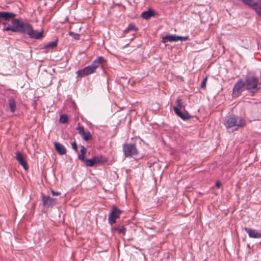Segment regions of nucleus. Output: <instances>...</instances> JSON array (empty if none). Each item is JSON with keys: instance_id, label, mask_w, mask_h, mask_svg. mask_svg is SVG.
I'll return each instance as SVG.
<instances>
[{"instance_id": "26", "label": "nucleus", "mask_w": 261, "mask_h": 261, "mask_svg": "<svg viewBox=\"0 0 261 261\" xmlns=\"http://www.w3.org/2000/svg\"><path fill=\"white\" fill-rule=\"evenodd\" d=\"M118 233L124 234L126 231V228L123 226H118L115 228Z\"/></svg>"}, {"instance_id": "10", "label": "nucleus", "mask_w": 261, "mask_h": 261, "mask_svg": "<svg viewBox=\"0 0 261 261\" xmlns=\"http://www.w3.org/2000/svg\"><path fill=\"white\" fill-rule=\"evenodd\" d=\"M94 71L95 70L90 65L85 67L83 69L77 71L76 73L79 77H83L93 73Z\"/></svg>"}, {"instance_id": "5", "label": "nucleus", "mask_w": 261, "mask_h": 261, "mask_svg": "<svg viewBox=\"0 0 261 261\" xmlns=\"http://www.w3.org/2000/svg\"><path fill=\"white\" fill-rule=\"evenodd\" d=\"M122 211L116 206H113L108 216L109 223L112 225L116 222V219L119 218Z\"/></svg>"}, {"instance_id": "1", "label": "nucleus", "mask_w": 261, "mask_h": 261, "mask_svg": "<svg viewBox=\"0 0 261 261\" xmlns=\"http://www.w3.org/2000/svg\"><path fill=\"white\" fill-rule=\"evenodd\" d=\"M3 31L12 32H19L21 33L27 34L29 37L32 39H40L43 37V31L38 32L34 30L32 26L29 23L24 22L20 19H13L12 25H8L3 29Z\"/></svg>"}, {"instance_id": "23", "label": "nucleus", "mask_w": 261, "mask_h": 261, "mask_svg": "<svg viewBox=\"0 0 261 261\" xmlns=\"http://www.w3.org/2000/svg\"><path fill=\"white\" fill-rule=\"evenodd\" d=\"M58 44V40H56L54 41L50 42L44 46V48H49V49H53L55 48Z\"/></svg>"}, {"instance_id": "34", "label": "nucleus", "mask_w": 261, "mask_h": 261, "mask_svg": "<svg viewBox=\"0 0 261 261\" xmlns=\"http://www.w3.org/2000/svg\"><path fill=\"white\" fill-rule=\"evenodd\" d=\"M216 186L218 188H220L221 186V183L220 181H218L216 182Z\"/></svg>"}, {"instance_id": "35", "label": "nucleus", "mask_w": 261, "mask_h": 261, "mask_svg": "<svg viewBox=\"0 0 261 261\" xmlns=\"http://www.w3.org/2000/svg\"><path fill=\"white\" fill-rule=\"evenodd\" d=\"M2 14H1V13H0V17H2H2H3V15H2Z\"/></svg>"}, {"instance_id": "13", "label": "nucleus", "mask_w": 261, "mask_h": 261, "mask_svg": "<svg viewBox=\"0 0 261 261\" xmlns=\"http://www.w3.org/2000/svg\"><path fill=\"white\" fill-rule=\"evenodd\" d=\"M244 230L248 233L250 238L258 239L261 238V233L257 232L255 230L245 227Z\"/></svg>"}, {"instance_id": "24", "label": "nucleus", "mask_w": 261, "mask_h": 261, "mask_svg": "<svg viewBox=\"0 0 261 261\" xmlns=\"http://www.w3.org/2000/svg\"><path fill=\"white\" fill-rule=\"evenodd\" d=\"M176 106H174L175 107L178 108V109L182 108H185L186 105L182 101V100L180 98H177L176 101Z\"/></svg>"}, {"instance_id": "3", "label": "nucleus", "mask_w": 261, "mask_h": 261, "mask_svg": "<svg viewBox=\"0 0 261 261\" xmlns=\"http://www.w3.org/2000/svg\"><path fill=\"white\" fill-rule=\"evenodd\" d=\"M245 83V88L249 93H256L260 89L259 79L256 76L246 77Z\"/></svg>"}, {"instance_id": "33", "label": "nucleus", "mask_w": 261, "mask_h": 261, "mask_svg": "<svg viewBox=\"0 0 261 261\" xmlns=\"http://www.w3.org/2000/svg\"><path fill=\"white\" fill-rule=\"evenodd\" d=\"M51 192L53 196H59L61 195V193L57 191H55L53 190H51Z\"/></svg>"}, {"instance_id": "7", "label": "nucleus", "mask_w": 261, "mask_h": 261, "mask_svg": "<svg viewBox=\"0 0 261 261\" xmlns=\"http://www.w3.org/2000/svg\"><path fill=\"white\" fill-rule=\"evenodd\" d=\"M244 87H245V82H244L242 79H239L233 86L232 96L233 97L239 96L242 93L243 91L242 89Z\"/></svg>"}, {"instance_id": "31", "label": "nucleus", "mask_w": 261, "mask_h": 261, "mask_svg": "<svg viewBox=\"0 0 261 261\" xmlns=\"http://www.w3.org/2000/svg\"><path fill=\"white\" fill-rule=\"evenodd\" d=\"M207 81V77H205L203 79V80L202 82V83L201 84V85H200L201 88H202V89H205V88L206 84Z\"/></svg>"}, {"instance_id": "19", "label": "nucleus", "mask_w": 261, "mask_h": 261, "mask_svg": "<svg viewBox=\"0 0 261 261\" xmlns=\"http://www.w3.org/2000/svg\"><path fill=\"white\" fill-rule=\"evenodd\" d=\"M81 154L79 155L78 158L81 161H85V154L87 152L86 149L84 147V146H81Z\"/></svg>"}, {"instance_id": "17", "label": "nucleus", "mask_w": 261, "mask_h": 261, "mask_svg": "<svg viewBox=\"0 0 261 261\" xmlns=\"http://www.w3.org/2000/svg\"><path fill=\"white\" fill-rule=\"evenodd\" d=\"M153 15L154 11L151 9H149L147 11L143 12L141 15V16L145 19H148Z\"/></svg>"}, {"instance_id": "6", "label": "nucleus", "mask_w": 261, "mask_h": 261, "mask_svg": "<svg viewBox=\"0 0 261 261\" xmlns=\"http://www.w3.org/2000/svg\"><path fill=\"white\" fill-rule=\"evenodd\" d=\"M189 39V36H179L174 35H166L163 37L162 40L163 43H166L167 42H177L179 40L186 41Z\"/></svg>"}, {"instance_id": "27", "label": "nucleus", "mask_w": 261, "mask_h": 261, "mask_svg": "<svg viewBox=\"0 0 261 261\" xmlns=\"http://www.w3.org/2000/svg\"><path fill=\"white\" fill-rule=\"evenodd\" d=\"M60 121L62 123H66L68 121V117L66 115H61L60 117Z\"/></svg>"}, {"instance_id": "25", "label": "nucleus", "mask_w": 261, "mask_h": 261, "mask_svg": "<svg viewBox=\"0 0 261 261\" xmlns=\"http://www.w3.org/2000/svg\"><path fill=\"white\" fill-rule=\"evenodd\" d=\"M254 10L256 11L258 15L261 16V2H257V5L254 8Z\"/></svg>"}, {"instance_id": "2", "label": "nucleus", "mask_w": 261, "mask_h": 261, "mask_svg": "<svg viewBox=\"0 0 261 261\" xmlns=\"http://www.w3.org/2000/svg\"><path fill=\"white\" fill-rule=\"evenodd\" d=\"M224 125L227 128H234L233 129H237L240 127H244L246 125V121L243 118L233 115L226 118Z\"/></svg>"}, {"instance_id": "9", "label": "nucleus", "mask_w": 261, "mask_h": 261, "mask_svg": "<svg viewBox=\"0 0 261 261\" xmlns=\"http://www.w3.org/2000/svg\"><path fill=\"white\" fill-rule=\"evenodd\" d=\"M42 199L43 205L47 207H51L57 203V199L42 194Z\"/></svg>"}, {"instance_id": "14", "label": "nucleus", "mask_w": 261, "mask_h": 261, "mask_svg": "<svg viewBox=\"0 0 261 261\" xmlns=\"http://www.w3.org/2000/svg\"><path fill=\"white\" fill-rule=\"evenodd\" d=\"M55 149L60 155H63L66 153V148L60 143L55 142L54 143Z\"/></svg>"}, {"instance_id": "20", "label": "nucleus", "mask_w": 261, "mask_h": 261, "mask_svg": "<svg viewBox=\"0 0 261 261\" xmlns=\"http://www.w3.org/2000/svg\"><path fill=\"white\" fill-rule=\"evenodd\" d=\"M9 107L12 113H14L16 110V102L13 98L9 99Z\"/></svg>"}, {"instance_id": "12", "label": "nucleus", "mask_w": 261, "mask_h": 261, "mask_svg": "<svg viewBox=\"0 0 261 261\" xmlns=\"http://www.w3.org/2000/svg\"><path fill=\"white\" fill-rule=\"evenodd\" d=\"M173 109L175 113L184 120H189L191 117L188 113H183L181 112L177 107H173Z\"/></svg>"}, {"instance_id": "18", "label": "nucleus", "mask_w": 261, "mask_h": 261, "mask_svg": "<svg viewBox=\"0 0 261 261\" xmlns=\"http://www.w3.org/2000/svg\"><path fill=\"white\" fill-rule=\"evenodd\" d=\"M138 31V29L135 27L134 24H129L127 28L124 31V33L129 32L136 33Z\"/></svg>"}, {"instance_id": "29", "label": "nucleus", "mask_w": 261, "mask_h": 261, "mask_svg": "<svg viewBox=\"0 0 261 261\" xmlns=\"http://www.w3.org/2000/svg\"><path fill=\"white\" fill-rule=\"evenodd\" d=\"M69 35L76 40L80 39V35L79 34L75 33L73 32H69Z\"/></svg>"}, {"instance_id": "30", "label": "nucleus", "mask_w": 261, "mask_h": 261, "mask_svg": "<svg viewBox=\"0 0 261 261\" xmlns=\"http://www.w3.org/2000/svg\"><path fill=\"white\" fill-rule=\"evenodd\" d=\"M78 130L79 134L82 136L83 135H85L84 128L82 126H78L76 128Z\"/></svg>"}, {"instance_id": "15", "label": "nucleus", "mask_w": 261, "mask_h": 261, "mask_svg": "<svg viewBox=\"0 0 261 261\" xmlns=\"http://www.w3.org/2000/svg\"><path fill=\"white\" fill-rule=\"evenodd\" d=\"M104 61H105V59L102 57H99L97 58L96 60H95L94 61H93V62L92 63V64L90 65L95 70V69L99 66H100L102 62Z\"/></svg>"}, {"instance_id": "11", "label": "nucleus", "mask_w": 261, "mask_h": 261, "mask_svg": "<svg viewBox=\"0 0 261 261\" xmlns=\"http://www.w3.org/2000/svg\"><path fill=\"white\" fill-rule=\"evenodd\" d=\"M15 154L17 161L25 170H27L28 169V164L23 155L19 151L16 152Z\"/></svg>"}, {"instance_id": "16", "label": "nucleus", "mask_w": 261, "mask_h": 261, "mask_svg": "<svg viewBox=\"0 0 261 261\" xmlns=\"http://www.w3.org/2000/svg\"><path fill=\"white\" fill-rule=\"evenodd\" d=\"M96 165L106 163L108 161L107 159L102 155H97L93 156Z\"/></svg>"}, {"instance_id": "22", "label": "nucleus", "mask_w": 261, "mask_h": 261, "mask_svg": "<svg viewBox=\"0 0 261 261\" xmlns=\"http://www.w3.org/2000/svg\"><path fill=\"white\" fill-rule=\"evenodd\" d=\"M83 162H84L85 165L88 167H93L96 165L93 157L91 159H85Z\"/></svg>"}, {"instance_id": "21", "label": "nucleus", "mask_w": 261, "mask_h": 261, "mask_svg": "<svg viewBox=\"0 0 261 261\" xmlns=\"http://www.w3.org/2000/svg\"><path fill=\"white\" fill-rule=\"evenodd\" d=\"M242 1L245 5L250 7L253 9L255 8L256 5H257V2H255L253 1V0H241Z\"/></svg>"}, {"instance_id": "28", "label": "nucleus", "mask_w": 261, "mask_h": 261, "mask_svg": "<svg viewBox=\"0 0 261 261\" xmlns=\"http://www.w3.org/2000/svg\"><path fill=\"white\" fill-rule=\"evenodd\" d=\"M83 138L86 141H89L90 139H91V135L89 132H88L87 133H85V135H83L82 136Z\"/></svg>"}, {"instance_id": "32", "label": "nucleus", "mask_w": 261, "mask_h": 261, "mask_svg": "<svg viewBox=\"0 0 261 261\" xmlns=\"http://www.w3.org/2000/svg\"><path fill=\"white\" fill-rule=\"evenodd\" d=\"M71 146L73 149H74L76 152L77 151V146L75 141L71 143Z\"/></svg>"}, {"instance_id": "8", "label": "nucleus", "mask_w": 261, "mask_h": 261, "mask_svg": "<svg viewBox=\"0 0 261 261\" xmlns=\"http://www.w3.org/2000/svg\"><path fill=\"white\" fill-rule=\"evenodd\" d=\"M0 13L3 14V17H0V24H3L6 25L7 23V21L12 19V21L13 19H15L14 18L16 16V14L13 12L1 11Z\"/></svg>"}, {"instance_id": "4", "label": "nucleus", "mask_w": 261, "mask_h": 261, "mask_svg": "<svg viewBox=\"0 0 261 261\" xmlns=\"http://www.w3.org/2000/svg\"><path fill=\"white\" fill-rule=\"evenodd\" d=\"M122 148L124 155L126 158L136 155L139 153L136 144L134 143L124 144Z\"/></svg>"}]
</instances>
